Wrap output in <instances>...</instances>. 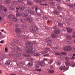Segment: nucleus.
<instances>
[{"instance_id":"1","label":"nucleus","mask_w":75,"mask_h":75,"mask_svg":"<svg viewBox=\"0 0 75 75\" xmlns=\"http://www.w3.org/2000/svg\"><path fill=\"white\" fill-rule=\"evenodd\" d=\"M73 52H75V47H71L70 46H68L65 47L64 49V51H71L72 50Z\"/></svg>"},{"instance_id":"2","label":"nucleus","mask_w":75,"mask_h":75,"mask_svg":"<svg viewBox=\"0 0 75 75\" xmlns=\"http://www.w3.org/2000/svg\"><path fill=\"white\" fill-rule=\"evenodd\" d=\"M25 49L27 50L26 51V53H28V54H33V52L32 51L33 48L32 47H25Z\"/></svg>"},{"instance_id":"3","label":"nucleus","mask_w":75,"mask_h":75,"mask_svg":"<svg viewBox=\"0 0 75 75\" xmlns=\"http://www.w3.org/2000/svg\"><path fill=\"white\" fill-rule=\"evenodd\" d=\"M65 59L66 60L65 64L66 66L68 67V66L70 65V62H69L70 59L69 57H66L65 58Z\"/></svg>"},{"instance_id":"4","label":"nucleus","mask_w":75,"mask_h":75,"mask_svg":"<svg viewBox=\"0 0 75 75\" xmlns=\"http://www.w3.org/2000/svg\"><path fill=\"white\" fill-rule=\"evenodd\" d=\"M41 63L40 62H38V64L36 66V68H39V66H42V67H43V66H44L45 65V63L44 62H43V61H41Z\"/></svg>"},{"instance_id":"5","label":"nucleus","mask_w":75,"mask_h":75,"mask_svg":"<svg viewBox=\"0 0 75 75\" xmlns=\"http://www.w3.org/2000/svg\"><path fill=\"white\" fill-rule=\"evenodd\" d=\"M8 18H12V20H13L14 21H17V18L15 17V16H11V15H9L8 16Z\"/></svg>"},{"instance_id":"6","label":"nucleus","mask_w":75,"mask_h":75,"mask_svg":"<svg viewBox=\"0 0 75 75\" xmlns=\"http://www.w3.org/2000/svg\"><path fill=\"white\" fill-rule=\"evenodd\" d=\"M55 55H66L67 54L65 52H61L60 54H59V53H55Z\"/></svg>"},{"instance_id":"7","label":"nucleus","mask_w":75,"mask_h":75,"mask_svg":"<svg viewBox=\"0 0 75 75\" xmlns=\"http://www.w3.org/2000/svg\"><path fill=\"white\" fill-rule=\"evenodd\" d=\"M59 69L60 70H61V71H62V70H68V69L66 68H65V66H64V67H63V66H62Z\"/></svg>"},{"instance_id":"8","label":"nucleus","mask_w":75,"mask_h":75,"mask_svg":"<svg viewBox=\"0 0 75 75\" xmlns=\"http://www.w3.org/2000/svg\"><path fill=\"white\" fill-rule=\"evenodd\" d=\"M16 9H17V11H16V12H18V10L19 9H21V10H24L25 8L23 6V7H21V6H20L19 7V8H16Z\"/></svg>"},{"instance_id":"9","label":"nucleus","mask_w":75,"mask_h":75,"mask_svg":"<svg viewBox=\"0 0 75 75\" xmlns=\"http://www.w3.org/2000/svg\"><path fill=\"white\" fill-rule=\"evenodd\" d=\"M11 62V61L10 60H8L5 63L6 65L7 66H8L10 64Z\"/></svg>"},{"instance_id":"10","label":"nucleus","mask_w":75,"mask_h":75,"mask_svg":"<svg viewBox=\"0 0 75 75\" xmlns=\"http://www.w3.org/2000/svg\"><path fill=\"white\" fill-rule=\"evenodd\" d=\"M15 31L18 33H21V30L19 28H17L16 29Z\"/></svg>"},{"instance_id":"11","label":"nucleus","mask_w":75,"mask_h":75,"mask_svg":"<svg viewBox=\"0 0 75 75\" xmlns=\"http://www.w3.org/2000/svg\"><path fill=\"white\" fill-rule=\"evenodd\" d=\"M23 56L24 57H28V61H29L30 59V56L29 55H26L25 54H24Z\"/></svg>"},{"instance_id":"12","label":"nucleus","mask_w":75,"mask_h":75,"mask_svg":"<svg viewBox=\"0 0 75 75\" xmlns=\"http://www.w3.org/2000/svg\"><path fill=\"white\" fill-rule=\"evenodd\" d=\"M28 43V45H27L28 46H33V43H31V44H30V42H27Z\"/></svg>"},{"instance_id":"13","label":"nucleus","mask_w":75,"mask_h":75,"mask_svg":"<svg viewBox=\"0 0 75 75\" xmlns=\"http://www.w3.org/2000/svg\"><path fill=\"white\" fill-rule=\"evenodd\" d=\"M67 30L68 32H69V33H71V32L72 31V29H71L69 28H67Z\"/></svg>"},{"instance_id":"14","label":"nucleus","mask_w":75,"mask_h":75,"mask_svg":"<svg viewBox=\"0 0 75 75\" xmlns=\"http://www.w3.org/2000/svg\"><path fill=\"white\" fill-rule=\"evenodd\" d=\"M54 33L55 34H58L60 33V30H54Z\"/></svg>"},{"instance_id":"15","label":"nucleus","mask_w":75,"mask_h":75,"mask_svg":"<svg viewBox=\"0 0 75 75\" xmlns=\"http://www.w3.org/2000/svg\"><path fill=\"white\" fill-rule=\"evenodd\" d=\"M54 71L53 70H50L49 71V72L50 74H53V73H54Z\"/></svg>"},{"instance_id":"16","label":"nucleus","mask_w":75,"mask_h":75,"mask_svg":"<svg viewBox=\"0 0 75 75\" xmlns=\"http://www.w3.org/2000/svg\"><path fill=\"white\" fill-rule=\"evenodd\" d=\"M32 65H33V63H31L29 62L28 64V66H30V67H31L32 66Z\"/></svg>"},{"instance_id":"17","label":"nucleus","mask_w":75,"mask_h":75,"mask_svg":"<svg viewBox=\"0 0 75 75\" xmlns=\"http://www.w3.org/2000/svg\"><path fill=\"white\" fill-rule=\"evenodd\" d=\"M40 55L39 53H36L34 54V56H40Z\"/></svg>"},{"instance_id":"18","label":"nucleus","mask_w":75,"mask_h":75,"mask_svg":"<svg viewBox=\"0 0 75 75\" xmlns=\"http://www.w3.org/2000/svg\"><path fill=\"white\" fill-rule=\"evenodd\" d=\"M55 13L56 15H59V12L57 11L55 12Z\"/></svg>"},{"instance_id":"19","label":"nucleus","mask_w":75,"mask_h":75,"mask_svg":"<svg viewBox=\"0 0 75 75\" xmlns=\"http://www.w3.org/2000/svg\"><path fill=\"white\" fill-rule=\"evenodd\" d=\"M66 37L69 40H70L71 39V36L70 35H67L66 36Z\"/></svg>"},{"instance_id":"20","label":"nucleus","mask_w":75,"mask_h":75,"mask_svg":"<svg viewBox=\"0 0 75 75\" xmlns=\"http://www.w3.org/2000/svg\"><path fill=\"white\" fill-rule=\"evenodd\" d=\"M27 4H29V5H32L33 4V3L30 2H27Z\"/></svg>"},{"instance_id":"21","label":"nucleus","mask_w":75,"mask_h":75,"mask_svg":"<svg viewBox=\"0 0 75 75\" xmlns=\"http://www.w3.org/2000/svg\"><path fill=\"white\" fill-rule=\"evenodd\" d=\"M16 55L17 57H20V56H21V54L18 53H17Z\"/></svg>"},{"instance_id":"22","label":"nucleus","mask_w":75,"mask_h":75,"mask_svg":"<svg viewBox=\"0 0 75 75\" xmlns=\"http://www.w3.org/2000/svg\"><path fill=\"white\" fill-rule=\"evenodd\" d=\"M47 51H43L41 53V54H46V53H47Z\"/></svg>"},{"instance_id":"23","label":"nucleus","mask_w":75,"mask_h":75,"mask_svg":"<svg viewBox=\"0 0 75 75\" xmlns=\"http://www.w3.org/2000/svg\"><path fill=\"white\" fill-rule=\"evenodd\" d=\"M6 2L7 3H10L11 1L10 0H7L6 1Z\"/></svg>"},{"instance_id":"24","label":"nucleus","mask_w":75,"mask_h":75,"mask_svg":"<svg viewBox=\"0 0 75 75\" xmlns=\"http://www.w3.org/2000/svg\"><path fill=\"white\" fill-rule=\"evenodd\" d=\"M61 62H57V65H58V66L60 65H61Z\"/></svg>"},{"instance_id":"25","label":"nucleus","mask_w":75,"mask_h":75,"mask_svg":"<svg viewBox=\"0 0 75 75\" xmlns=\"http://www.w3.org/2000/svg\"><path fill=\"white\" fill-rule=\"evenodd\" d=\"M53 61V60L52 59H51L50 60V62L49 63V64H52V62Z\"/></svg>"},{"instance_id":"26","label":"nucleus","mask_w":75,"mask_h":75,"mask_svg":"<svg viewBox=\"0 0 75 75\" xmlns=\"http://www.w3.org/2000/svg\"><path fill=\"white\" fill-rule=\"evenodd\" d=\"M30 30H31V31H34V32H35V29L33 28H31V29H30Z\"/></svg>"},{"instance_id":"27","label":"nucleus","mask_w":75,"mask_h":75,"mask_svg":"<svg viewBox=\"0 0 75 75\" xmlns=\"http://www.w3.org/2000/svg\"><path fill=\"white\" fill-rule=\"evenodd\" d=\"M21 15L20 14V13H17L16 14V16H17V17H18L19 16H21Z\"/></svg>"},{"instance_id":"28","label":"nucleus","mask_w":75,"mask_h":75,"mask_svg":"<svg viewBox=\"0 0 75 75\" xmlns=\"http://www.w3.org/2000/svg\"><path fill=\"white\" fill-rule=\"evenodd\" d=\"M47 60V59L45 58H44L43 59V62H44L46 61Z\"/></svg>"},{"instance_id":"29","label":"nucleus","mask_w":75,"mask_h":75,"mask_svg":"<svg viewBox=\"0 0 75 75\" xmlns=\"http://www.w3.org/2000/svg\"><path fill=\"white\" fill-rule=\"evenodd\" d=\"M36 71H40L41 70L40 69H36L35 70Z\"/></svg>"},{"instance_id":"30","label":"nucleus","mask_w":75,"mask_h":75,"mask_svg":"<svg viewBox=\"0 0 75 75\" xmlns=\"http://www.w3.org/2000/svg\"><path fill=\"white\" fill-rule=\"evenodd\" d=\"M3 59V58L2 57H0V61H2Z\"/></svg>"},{"instance_id":"31","label":"nucleus","mask_w":75,"mask_h":75,"mask_svg":"<svg viewBox=\"0 0 75 75\" xmlns=\"http://www.w3.org/2000/svg\"><path fill=\"white\" fill-rule=\"evenodd\" d=\"M5 50L6 52H7V51H8V49H7V48L6 47L5 48Z\"/></svg>"},{"instance_id":"32","label":"nucleus","mask_w":75,"mask_h":75,"mask_svg":"<svg viewBox=\"0 0 75 75\" xmlns=\"http://www.w3.org/2000/svg\"><path fill=\"white\" fill-rule=\"evenodd\" d=\"M52 37H53V38H54L55 37V35H54V34H52Z\"/></svg>"},{"instance_id":"33","label":"nucleus","mask_w":75,"mask_h":75,"mask_svg":"<svg viewBox=\"0 0 75 75\" xmlns=\"http://www.w3.org/2000/svg\"><path fill=\"white\" fill-rule=\"evenodd\" d=\"M50 50V49L49 48H46L45 49V50H47V51H49Z\"/></svg>"},{"instance_id":"34","label":"nucleus","mask_w":75,"mask_h":75,"mask_svg":"<svg viewBox=\"0 0 75 75\" xmlns=\"http://www.w3.org/2000/svg\"><path fill=\"white\" fill-rule=\"evenodd\" d=\"M50 68H51V69H54V67H53L52 66L50 67Z\"/></svg>"},{"instance_id":"35","label":"nucleus","mask_w":75,"mask_h":75,"mask_svg":"<svg viewBox=\"0 0 75 75\" xmlns=\"http://www.w3.org/2000/svg\"><path fill=\"white\" fill-rule=\"evenodd\" d=\"M69 7H72V6H73V5H72V4H70V5H69Z\"/></svg>"},{"instance_id":"36","label":"nucleus","mask_w":75,"mask_h":75,"mask_svg":"<svg viewBox=\"0 0 75 75\" xmlns=\"http://www.w3.org/2000/svg\"><path fill=\"white\" fill-rule=\"evenodd\" d=\"M70 66L72 67H75V65H72V64H71Z\"/></svg>"},{"instance_id":"37","label":"nucleus","mask_w":75,"mask_h":75,"mask_svg":"<svg viewBox=\"0 0 75 75\" xmlns=\"http://www.w3.org/2000/svg\"><path fill=\"white\" fill-rule=\"evenodd\" d=\"M19 2H23V0H18Z\"/></svg>"},{"instance_id":"38","label":"nucleus","mask_w":75,"mask_h":75,"mask_svg":"<svg viewBox=\"0 0 75 75\" xmlns=\"http://www.w3.org/2000/svg\"><path fill=\"white\" fill-rule=\"evenodd\" d=\"M0 43H1V44H3L4 42H3V40H1L0 41Z\"/></svg>"},{"instance_id":"39","label":"nucleus","mask_w":75,"mask_h":75,"mask_svg":"<svg viewBox=\"0 0 75 75\" xmlns=\"http://www.w3.org/2000/svg\"><path fill=\"white\" fill-rule=\"evenodd\" d=\"M58 25H62V24L60 23H59Z\"/></svg>"},{"instance_id":"40","label":"nucleus","mask_w":75,"mask_h":75,"mask_svg":"<svg viewBox=\"0 0 75 75\" xmlns=\"http://www.w3.org/2000/svg\"><path fill=\"white\" fill-rule=\"evenodd\" d=\"M35 10L36 11V12H37V7H36L35 8Z\"/></svg>"},{"instance_id":"41","label":"nucleus","mask_w":75,"mask_h":75,"mask_svg":"<svg viewBox=\"0 0 75 75\" xmlns=\"http://www.w3.org/2000/svg\"><path fill=\"white\" fill-rule=\"evenodd\" d=\"M17 50H20V48H19V47H18V48H17Z\"/></svg>"},{"instance_id":"42","label":"nucleus","mask_w":75,"mask_h":75,"mask_svg":"<svg viewBox=\"0 0 75 75\" xmlns=\"http://www.w3.org/2000/svg\"><path fill=\"white\" fill-rule=\"evenodd\" d=\"M27 20H28V21H29L30 22V19L28 18Z\"/></svg>"},{"instance_id":"43","label":"nucleus","mask_w":75,"mask_h":75,"mask_svg":"<svg viewBox=\"0 0 75 75\" xmlns=\"http://www.w3.org/2000/svg\"><path fill=\"white\" fill-rule=\"evenodd\" d=\"M7 9H4V11H7Z\"/></svg>"},{"instance_id":"44","label":"nucleus","mask_w":75,"mask_h":75,"mask_svg":"<svg viewBox=\"0 0 75 75\" xmlns=\"http://www.w3.org/2000/svg\"><path fill=\"white\" fill-rule=\"evenodd\" d=\"M3 8V7H2V6H1V7L0 8V9H2Z\"/></svg>"},{"instance_id":"45","label":"nucleus","mask_w":75,"mask_h":75,"mask_svg":"<svg viewBox=\"0 0 75 75\" xmlns=\"http://www.w3.org/2000/svg\"><path fill=\"white\" fill-rule=\"evenodd\" d=\"M11 55H11L10 54L9 55V56L10 57H11Z\"/></svg>"},{"instance_id":"46","label":"nucleus","mask_w":75,"mask_h":75,"mask_svg":"<svg viewBox=\"0 0 75 75\" xmlns=\"http://www.w3.org/2000/svg\"><path fill=\"white\" fill-rule=\"evenodd\" d=\"M73 37H74V38H75V35H73Z\"/></svg>"},{"instance_id":"47","label":"nucleus","mask_w":75,"mask_h":75,"mask_svg":"<svg viewBox=\"0 0 75 75\" xmlns=\"http://www.w3.org/2000/svg\"><path fill=\"white\" fill-rule=\"evenodd\" d=\"M57 8H58V9H60V8H59V6H58L57 7Z\"/></svg>"},{"instance_id":"48","label":"nucleus","mask_w":75,"mask_h":75,"mask_svg":"<svg viewBox=\"0 0 75 75\" xmlns=\"http://www.w3.org/2000/svg\"><path fill=\"white\" fill-rule=\"evenodd\" d=\"M1 31H2V32H3V31H4V30L2 29V30H1Z\"/></svg>"},{"instance_id":"49","label":"nucleus","mask_w":75,"mask_h":75,"mask_svg":"<svg viewBox=\"0 0 75 75\" xmlns=\"http://www.w3.org/2000/svg\"><path fill=\"white\" fill-rule=\"evenodd\" d=\"M67 1H70V0H66Z\"/></svg>"},{"instance_id":"50","label":"nucleus","mask_w":75,"mask_h":75,"mask_svg":"<svg viewBox=\"0 0 75 75\" xmlns=\"http://www.w3.org/2000/svg\"><path fill=\"white\" fill-rule=\"evenodd\" d=\"M73 56H75V54H73Z\"/></svg>"},{"instance_id":"51","label":"nucleus","mask_w":75,"mask_h":75,"mask_svg":"<svg viewBox=\"0 0 75 75\" xmlns=\"http://www.w3.org/2000/svg\"><path fill=\"white\" fill-rule=\"evenodd\" d=\"M0 74H1V71L0 70Z\"/></svg>"},{"instance_id":"52","label":"nucleus","mask_w":75,"mask_h":75,"mask_svg":"<svg viewBox=\"0 0 75 75\" xmlns=\"http://www.w3.org/2000/svg\"><path fill=\"white\" fill-rule=\"evenodd\" d=\"M71 59H74V57H73L72 58H71Z\"/></svg>"},{"instance_id":"53","label":"nucleus","mask_w":75,"mask_h":75,"mask_svg":"<svg viewBox=\"0 0 75 75\" xmlns=\"http://www.w3.org/2000/svg\"><path fill=\"white\" fill-rule=\"evenodd\" d=\"M50 21H47V22H48V23H50Z\"/></svg>"},{"instance_id":"54","label":"nucleus","mask_w":75,"mask_h":75,"mask_svg":"<svg viewBox=\"0 0 75 75\" xmlns=\"http://www.w3.org/2000/svg\"><path fill=\"white\" fill-rule=\"evenodd\" d=\"M40 5H44V4H40Z\"/></svg>"},{"instance_id":"55","label":"nucleus","mask_w":75,"mask_h":75,"mask_svg":"<svg viewBox=\"0 0 75 75\" xmlns=\"http://www.w3.org/2000/svg\"><path fill=\"white\" fill-rule=\"evenodd\" d=\"M1 19H2L1 18V17H0V20H1Z\"/></svg>"},{"instance_id":"56","label":"nucleus","mask_w":75,"mask_h":75,"mask_svg":"<svg viewBox=\"0 0 75 75\" xmlns=\"http://www.w3.org/2000/svg\"><path fill=\"white\" fill-rule=\"evenodd\" d=\"M74 43H75V40H74Z\"/></svg>"},{"instance_id":"57","label":"nucleus","mask_w":75,"mask_h":75,"mask_svg":"<svg viewBox=\"0 0 75 75\" xmlns=\"http://www.w3.org/2000/svg\"><path fill=\"white\" fill-rule=\"evenodd\" d=\"M1 35V33L0 32V35Z\"/></svg>"},{"instance_id":"58","label":"nucleus","mask_w":75,"mask_h":75,"mask_svg":"<svg viewBox=\"0 0 75 75\" xmlns=\"http://www.w3.org/2000/svg\"><path fill=\"white\" fill-rule=\"evenodd\" d=\"M74 34L75 35V32H74Z\"/></svg>"},{"instance_id":"59","label":"nucleus","mask_w":75,"mask_h":75,"mask_svg":"<svg viewBox=\"0 0 75 75\" xmlns=\"http://www.w3.org/2000/svg\"><path fill=\"white\" fill-rule=\"evenodd\" d=\"M18 37H21L20 35H18Z\"/></svg>"},{"instance_id":"60","label":"nucleus","mask_w":75,"mask_h":75,"mask_svg":"<svg viewBox=\"0 0 75 75\" xmlns=\"http://www.w3.org/2000/svg\"><path fill=\"white\" fill-rule=\"evenodd\" d=\"M10 9H11V10H13V9L12 8H10Z\"/></svg>"},{"instance_id":"61","label":"nucleus","mask_w":75,"mask_h":75,"mask_svg":"<svg viewBox=\"0 0 75 75\" xmlns=\"http://www.w3.org/2000/svg\"><path fill=\"white\" fill-rule=\"evenodd\" d=\"M45 6H47V4H45Z\"/></svg>"},{"instance_id":"62","label":"nucleus","mask_w":75,"mask_h":75,"mask_svg":"<svg viewBox=\"0 0 75 75\" xmlns=\"http://www.w3.org/2000/svg\"><path fill=\"white\" fill-rule=\"evenodd\" d=\"M27 42H25V44H26L27 45Z\"/></svg>"},{"instance_id":"63","label":"nucleus","mask_w":75,"mask_h":75,"mask_svg":"<svg viewBox=\"0 0 75 75\" xmlns=\"http://www.w3.org/2000/svg\"><path fill=\"white\" fill-rule=\"evenodd\" d=\"M56 50H58V48H57V47H56Z\"/></svg>"},{"instance_id":"64","label":"nucleus","mask_w":75,"mask_h":75,"mask_svg":"<svg viewBox=\"0 0 75 75\" xmlns=\"http://www.w3.org/2000/svg\"><path fill=\"white\" fill-rule=\"evenodd\" d=\"M74 6L75 7V4H74Z\"/></svg>"}]
</instances>
